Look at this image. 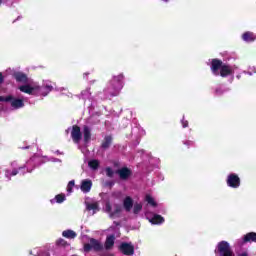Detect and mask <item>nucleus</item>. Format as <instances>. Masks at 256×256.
Masks as SVG:
<instances>
[{
  "instance_id": "nucleus-1",
  "label": "nucleus",
  "mask_w": 256,
  "mask_h": 256,
  "mask_svg": "<svg viewBox=\"0 0 256 256\" xmlns=\"http://www.w3.org/2000/svg\"><path fill=\"white\" fill-rule=\"evenodd\" d=\"M18 89L19 91H21L22 93H26L27 95H39V93H41L43 97H47V95H49V93L53 91V86L49 82H46V84H44V87L41 88L40 86H38L37 83L32 82L29 84L21 85L18 87Z\"/></svg>"
},
{
  "instance_id": "nucleus-2",
  "label": "nucleus",
  "mask_w": 256,
  "mask_h": 256,
  "mask_svg": "<svg viewBox=\"0 0 256 256\" xmlns=\"http://www.w3.org/2000/svg\"><path fill=\"white\" fill-rule=\"evenodd\" d=\"M211 71L213 75H220L221 77H229V75H233L235 73V68L223 64V61L214 59L211 64Z\"/></svg>"
},
{
  "instance_id": "nucleus-3",
  "label": "nucleus",
  "mask_w": 256,
  "mask_h": 256,
  "mask_svg": "<svg viewBox=\"0 0 256 256\" xmlns=\"http://www.w3.org/2000/svg\"><path fill=\"white\" fill-rule=\"evenodd\" d=\"M123 79V74L113 76L105 89L106 95H108L109 97H117V95H119V93H121V90L123 89Z\"/></svg>"
},
{
  "instance_id": "nucleus-4",
  "label": "nucleus",
  "mask_w": 256,
  "mask_h": 256,
  "mask_svg": "<svg viewBox=\"0 0 256 256\" xmlns=\"http://www.w3.org/2000/svg\"><path fill=\"white\" fill-rule=\"evenodd\" d=\"M0 102L10 103L12 109H23L25 107V98H17L13 95L0 96Z\"/></svg>"
},
{
  "instance_id": "nucleus-5",
  "label": "nucleus",
  "mask_w": 256,
  "mask_h": 256,
  "mask_svg": "<svg viewBox=\"0 0 256 256\" xmlns=\"http://www.w3.org/2000/svg\"><path fill=\"white\" fill-rule=\"evenodd\" d=\"M215 254L217 256H233V251L227 241H221L217 244Z\"/></svg>"
},
{
  "instance_id": "nucleus-6",
  "label": "nucleus",
  "mask_w": 256,
  "mask_h": 256,
  "mask_svg": "<svg viewBox=\"0 0 256 256\" xmlns=\"http://www.w3.org/2000/svg\"><path fill=\"white\" fill-rule=\"evenodd\" d=\"M104 211L108 213L111 219H117V217L121 215V211H123V208L121 207V205L118 204H114L111 206V204L107 202L104 206Z\"/></svg>"
},
{
  "instance_id": "nucleus-7",
  "label": "nucleus",
  "mask_w": 256,
  "mask_h": 256,
  "mask_svg": "<svg viewBox=\"0 0 256 256\" xmlns=\"http://www.w3.org/2000/svg\"><path fill=\"white\" fill-rule=\"evenodd\" d=\"M85 253H89V251H103V243L101 241L90 238L89 242L84 244Z\"/></svg>"
},
{
  "instance_id": "nucleus-8",
  "label": "nucleus",
  "mask_w": 256,
  "mask_h": 256,
  "mask_svg": "<svg viewBox=\"0 0 256 256\" xmlns=\"http://www.w3.org/2000/svg\"><path fill=\"white\" fill-rule=\"evenodd\" d=\"M146 219L152 224V225H161V223H165V218H163L159 214H152L149 212V209L146 207L145 211Z\"/></svg>"
},
{
  "instance_id": "nucleus-9",
  "label": "nucleus",
  "mask_w": 256,
  "mask_h": 256,
  "mask_svg": "<svg viewBox=\"0 0 256 256\" xmlns=\"http://www.w3.org/2000/svg\"><path fill=\"white\" fill-rule=\"evenodd\" d=\"M69 131H71V137L74 143L79 145L82 137L81 128L79 126H73L72 128H68V130H66L67 133H69Z\"/></svg>"
},
{
  "instance_id": "nucleus-10",
  "label": "nucleus",
  "mask_w": 256,
  "mask_h": 256,
  "mask_svg": "<svg viewBox=\"0 0 256 256\" xmlns=\"http://www.w3.org/2000/svg\"><path fill=\"white\" fill-rule=\"evenodd\" d=\"M228 187H232V189H237L241 185V179L237 174H230L227 178Z\"/></svg>"
},
{
  "instance_id": "nucleus-11",
  "label": "nucleus",
  "mask_w": 256,
  "mask_h": 256,
  "mask_svg": "<svg viewBox=\"0 0 256 256\" xmlns=\"http://www.w3.org/2000/svg\"><path fill=\"white\" fill-rule=\"evenodd\" d=\"M119 249L124 255H133L135 253V247L132 243L123 242Z\"/></svg>"
},
{
  "instance_id": "nucleus-12",
  "label": "nucleus",
  "mask_w": 256,
  "mask_h": 256,
  "mask_svg": "<svg viewBox=\"0 0 256 256\" xmlns=\"http://www.w3.org/2000/svg\"><path fill=\"white\" fill-rule=\"evenodd\" d=\"M92 187H93V182L90 179L82 180L80 185V189L82 193H89Z\"/></svg>"
},
{
  "instance_id": "nucleus-13",
  "label": "nucleus",
  "mask_w": 256,
  "mask_h": 256,
  "mask_svg": "<svg viewBox=\"0 0 256 256\" xmlns=\"http://www.w3.org/2000/svg\"><path fill=\"white\" fill-rule=\"evenodd\" d=\"M37 161H39L38 157H33L30 160H28L26 162V164L24 165V169H27V173H31V171H33V169H35V167H33V165H35V163H37ZM32 167V168H31Z\"/></svg>"
},
{
  "instance_id": "nucleus-14",
  "label": "nucleus",
  "mask_w": 256,
  "mask_h": 256,
  "mask_svg": "<svg viewBox=\"0 0 256 256\" xmlns=\"http://www.w3.org/2000/svg\"><path fill=\"white\" fill-rule=\"evenodd\" d=\"M242 243H256V233L249 232L246 235H244Z\"/></svg>"
},
{
  "instance_id": "nucleus-15",
  "label": "nucleus",
  "mask_w": 256,
  "mask_h": 256,
  "mask_svg": "<svg viewBox=\"0 0 256 256\" xmlns=\"http://www.w3.org/2000/svg\"><path fill=\"white\" fill-rule=\"evenodd\" d=\"M86 209L89 211L90 215H95L99 211V203H87Z\"/></svg>"
},
{
  "instance_id": "nucleus-16",
  "label": "nucleus",
  "mask_w": 256,
  "mask_h": 256,
  "mask_svg": "<svg viewBox=\"0 0 256 256\" xmlns=\"http://www.w3.org/2000/svg\"><path fill=\"white\" fill-rule=\"evenodd\" d=\"M123 207H124L125 211H127V212L131 211V209H133V198L127 196L123 200Z\"/></svg>"
},
{
  "instance_id": "nucleus-17",
  "label": "nucleus",
  "mask_w": 256,
  "mask_h": 256,
  "mask_svg": "<svg viewBox=\"0 0 256 256\" xmlns=\"http://www.w3.org/2000/svg\"><path fill=\"white\" fill-rule=\"evenodd\" d=\"M242 39L243 41H245L246 43H251L253 41L256 40V35L253 32H245L242 35Z\"/></svg>"
},
{
  "instance_id": "nucleus-18",
  "label": "nucleus",
  "mask_w": 256,
  "mask_h": 256,
  "mask_svg": "<svg viewBox=\"0 0 256 256\" xmlns=\"http://www.w3.org/2000/svg\"><path fill=\"white\" fill-rule=\"evenodd\" d=\"M120 179H129L130 175H131V170H129V168H122L120 170L117 171Z\"/></svg>"
},
{
  "instance_id": "nucleus-19",
  "label": "nucleus",
  "mask_w": 256,
  "mask_h": 256,
  "mask_svg": "<svg viewBox=\"0 0 256 256\" xmlns=\"http://www.w3.org/2000/svg\"><path fill=\"white\" fill-rule=\"evenodd\" d=\"M113 245H115V236L114 235H111V236H108L106 238V241H105V249L109 250V249H113Z\"/></svg>"
},
{
  "instance_id": "nucleus-20",
  "label": "nucleus",
  "mask_w": 256,
  "mask_h": 256,
  "mask_svg": "<svg viewBox=\"0 0 256 256\" xmlns=\"http://www.w3.org/2000/svg\"><path fill=\"white\" fill-rule=\"evenodd\" d=\"M84 143L91 141V129L88 126H84L83 129Z\"/></svg>"
},
{
  "instance_id": "nucleus-21",
  "label": "nucleus",
  "mask_w": 256,
  "mask_h": 256,
  "mask_svg": "<svg viewBox=\"0 0 256 256\" xmlns=\"http://www.w3.org/2000/svg\"><path fill=\"white\" fill-rule=\"evenodd\" d=\"M62 237H65L66 239H75L77 233L73 230H65L62 232Z\"/></svg>"
},
{
  "instance_id": "nucleus-22",
  "label": "nucleus",
  "mask_w": 256,
  "mask_h": 256,
  "mask_svg": "<svg viewBox=\"0 0 256 256\" xmlns=\"http://www.w3.org/2000/svg\"><path fill=\"white\" fill-rule=\"evenodd\" d=\"M99 165L100 162L97 159H92L88 161V166L90 167V169H92V171H97V169H99Z\"/></svg>"
},
{
  "instance_id": "nucleus-23",
  "label": "nucleus",
  "mask_w": 256,
  "mask_h": 256,
  "mask_svg": "<svg viewBox=\"0 0 256 256\" xmlns=\"http://www.w3.org/2000/svg\"><path fill=\"white\" fill-rule=\"evenodd\" d=\"M145 201L150 205L151 207H157V202L155 201V198L149 194L145 196Z\"/></svg>"
},
{
  "instance_id": "nucleus-24",
  "label": "nucleus",
  "mask_w": 256,
  "mask_h": 256,
  "mask_svg": "<svg viewBox=\"0 0 256 256\" xmlns=\"http://www.w3.org/2000/svg\"><path fill=\"white\" fill-rule=\"evenodd\" d=\"M80 98L84 99V101H87V99H91V91L89 90V88L81 92Z\"/></svg>"
},
{
  "instance_id": "nucleus-25",
  "label": "nucleus",
  "mask_w": 256,
  "mask_h": 256,
  "mask_svg": "<svg viewBox=\"0 0 256 256\" xmlns=\"http://www.w3.org/2000/svg\"><path fill=\"white\" fill-rule=\"evenodd\" d=\"M15 79L20 83H25V81H27V76L23 73H17L15 74Z\"/></svg>"
},
{
  "instance_id": "nucleus-26",
  "label": "nucleus",
  "mask_w": 256,
  "mask_h": 256,
  "mask_svg": "<svg viewBox=\"0 0 256 256\" xmlns=\"http://www.w3.org/2000/svg\"><path fill=\"white\" fill-rule=\"evenodd\" d=\"M19 173V171H17V169H14L12 172L9 170L5 171V177L8 179V181H11V177H15V175H17Z\"/></svg>"
},
{
  "instance_id": "nucleus-27",
  "label": "nucleus",
  "mask_w": 256,
  "mask_h": 256,
  "mask_svg": "<svg viewBox=\"0 0 256 256\" xmlns=\"http://www.w3.org/2000/svg\"><path fill=\"white\" fill-rule=\"evenodd\" d=\"M19 173V171H17V169H14L12 172L9 170L5 171V177L8 179V181H11V177H15V175H17Z\"/></svg>"
},
{
  "instance_id": "nucleus-28",
  "label": "nucleus",
  "mask_w": 256,
  "mask_h": 256,
  "mask_svg": "<svg viewBox=\"0 0 256 256\" xmlns=\"http://www.w3.org/2000/svg\"><path fill=\"white\" fill-rule=\"evenodd\" d=\"M111 141H113V138H111V136H106L104 142L102 143V148L108 149V147L111 145Z\"/></svg>"
},
{
  "instance_id": "nucleus-29",
  "label": "nucleus",
  "mask_w": 256,
  "mask_h": 256,
  "mask_svg": "<svg viewBox=\"0 0 256 256\" xmlns=\"http://www.w3.org/2000/svg\"><path fill=\"white\" fill-rule=\"evenodd\" d=\"M142 209H143V204L142 203H136V204H134V207H133V213L135 215H137L138 213H141Z\"/></svg>"
},
{
  "instance_id": "nucleus-30",
  "label": "nucleus",
  "mask_w": 256,
  "mask_h": 256,
  "mask_svg": "<svg viewBox=\"0 0 256 256\" xmlns=\"http://www.w3.org/2000/svg\"><path fill=\"white\" fill-rule=\"evenodd\" d=\"M75 187V180H72L67 185L68 193H73V188Z\"/></svg>"
},
{
  "instance_id": "nucleus-31",
  "label": "nucleus",
  "mask_w": 256,
  "mask_h": 256,
  "mask_svg": "<svg viewBox=\"0 0 256 256\" xmlns=\"http://www.w3.org/2000/svg\"><path fill=\"white\" fill-rule=\"evenodd\" d=\"M56 203H63L65 201V195L64 194H58L55 196Z\"/></svg>"
},
{
  "instance_id": "nucleus-32",
  "label": "nucleus",
  "mask_w": 256,
  "mask_h": 256,
  "mask_svg": "<svg viewBox=\"0 0 256 256\" xmlns=\"http://www.w3.org/2000/svg\"><path fill=\"white\" fill-rule=\"evenodd\" d=\"M225 91H227V89H225V87L223 86H220L219 88L216 89V95H223Z\"/></svg>"
},
{
  "instance_id": "nucleus-33",
  "label": "nucleus",
  "mask_w": 256,
  "mask_h": 256,
  "mask_svg": "<svg viewBox=\"0 0 256 256\" xmlns=\"http://www.w3.org/2000/svg\"><path fill=\"white\" fill-rule=\"evenodd\" d=\"M106 175H107V177H112L113 169H111L110 167L106 168Z\"/></svg>"
},
{
  "instance_id": "nucleus-34",
  "label": "nucleus",
  "mask_w": 256,
  "mask_h": 256,
  "mask_svg": "<svg viewBox=\"0 0 256 256\" xmlns=\"http://www.w3.org/2000/svg\"><path fill=\"white\" fill-rule=\"evenodd\" d=\"M181 123H182V127H189V122L187 121V120H185V118H183L182 120H181Z\"/></svg>"
},
{
  "instance_id": "nucleus-35",
  "label": "nucleus",
  "mask_w": 256,
  "mask_h": 256,
  "mask_svg": "<svg viewBox=\"0 0 256 256\" xmlns=\"http://www.w3.org/2000/svg\"><path fill=\"white\" fill-rule=\"evenodd\" d=\"M248 73V75H253V73H256V68L255 67H250L249 68V71L247 72Z\"/></svg>"
},
{
  "instance_id": "nucleus-36",
  "label": "nucleus",
  "mask_w": 256,
  "mask_h": 256,
  "mask_svg": "<svg viewBox=\"0 0 256 256\" xmlns=\"http://www.w3.org/2000/svg\"><path fill=\"white\" fill-rule=\"evenodd\" d=\"M184 145H187V147H192L195 145V143L193 141H186L184 142Z\"/></svg>"
},
{
  "instance_id": "nucleus-37",
  "label": "nucleus",
  "mask_w": 256,
  "mask_h": 256,
  "mask_svg": "<svg viewBox=\"0 0 256 256\" xmlns=\"http://www.w3.org/2000/svg\"><path fill=\"white\" fill-rule=\"evenodd\" d=\"M65 240H63V239H59L58 241H57V245H65Z\"/></svg>"
},
{
  "instance_id": "nucleus-38",
  "label": "nucleus",
  "mask_w": 256,
  "mask_h": 256,
  "mask_svg": "<svg viewBox=\"0 0 256 256\" xmlns=\"http://www.w3.org/2000/svg\"><path fill=\"white\" fill-rule=\"evenodd\" d=\"M237 256H249V254L247 252H242V253L238 254Z\"/></svg>"
},
{
  "instance_id": "nucleus-39",
  "label": "nucleus",
  "mask_w": 256,
  "mask_h": 256,
  "mask_svg": "<svg viewBox=\"0 0 256 256\" xmlns=\"http://www.w3.org/2000/svg\"><path fill=\"white\" fill-rule=\"evenodd\" d=\"M0 83H3V74L0 73Z\"/></svg>"
},
{
  "instance_id": "nucleus-40",
  "label": "nucleus",
  "mask_w": 256,
  "mask_h": 256,
  "mask_svg": "<svg viewBox=\"0 0 256 256\" xmlns=\"http://www.w3.org/2000/svg\"><path fill=\"white\" fill-rule=\"evenodd\" d=\"M79 149H81V151H82V153H85V151H87V149H83V148H81V146H79Z\"/></svg>"
},
{
  "instance_id": "nucleus-41",
  "label": "nucleus",
  "mask_w": 256,
  "mask_h": 256,
  "mask_svg": "<svg viewBox=\"0 0 256 256\" xmlns=\"http://www.w3.org/2000/svg\"><path fill=\"white\" fill-rule=\"evenodd\" d=\"M16 165H17V162H16V161H14V162L11 163V166H12V167H15Z\"/></svg>"
},
{
  "instance_id": "nucleus-42",
  "label": "nucleus",
  "mask_w": 256,
  "mask_h": 256,
  "mask_svg": "<svg viewBox=\"0 0 256 256\" xmlns=\"http://www.w3.org/2000/svg\"><path fill=\"white\" fill-rule=\"evenodd\" d=\"M50 161H53L55 163V162L59 161V159L52 158V159H50Z\"/></svg>"
},
{
  "instance_id": "nucleus-43",
  "label": "nucleus",
  "mask_w": 256,
  "mask_h": 256,
  "mask_svg": "<svg viewBox=\"0 0 256 256\" xmlns=\"http://www.w3.org/2000/svg\"><path fill=\"white\" fill-rule=\"evenodd\" d=\"M68 97H73V94L69 93V94H68Z\"/></svg>"
},
{
  "instance_id": "nucleus-44",
  "label": "nucleus",
  "mask_w": 256,
  "mask_h": 256,
  "mask_svg": "<svg viewBox=\"0 0 256 256\" xmlns=\"http://www.w3.org/2000/svg\"><path fill=\"white\" fill-rule=\"evenodd\" d=\"M22 149H29V147L27 146V147H22Z\"/></svg>"
},
{
  "instance_id": "nucleus-45",
  "label": "nucleus",
  "mask_w": 256,
  "mask_h": 256,
  "mask_svg": "<svg viewBox=\"0 0 256 256\" xmlns=\"http://www.w3.org/2000/svg\"><path fill=\"white\" fill-rule=\"evenodd\" d=\"M51 203H55V200H51Z\"/></svg>"
},
{
  "instance_id": "nucleus-46",
  "label": "nucleus",
  "mask_w": 256,
  "mask_h": 256,
  "mask_svg": "<svg viewBox=\"0 0 256 256\" xmlns=\"http://www.w3.org/2000/svg\"><path fill=\"white\" fill-rule=\"evenodd\" d=\"M1 3H3V0H0V5H1Z\"/></svg>"
},
{
  "instance_id": "nucleus-47",
  "label": "nucleus",
  "mask_w": 256,
  "mask_h": 256,
  "mask_svg": "<svg viewBox=\"0 0 256 256\" xmlns=\"http://www.w3.org/2000/svg\"><path fill=\"white\" fill-rule=\"evenodd\" d=\"M163 1H165L167 3V1H169V0H163Z\"/></svg>"
},
{
  "instance_id": "nucleus-48",
  "label": "nucleus",
  "mask_w": 256,
  "mask_h": 256,
  "mask_svg": "<svg viewBox=\"0 0 256 256\" xmlns=\"http://www.w3.org/2000/svg\"><path fill=\"white\" fill-rule=\"evenodd\" d=\"M23 169V167H20L19 170Z\"/></svg>"
}]
</instances>
